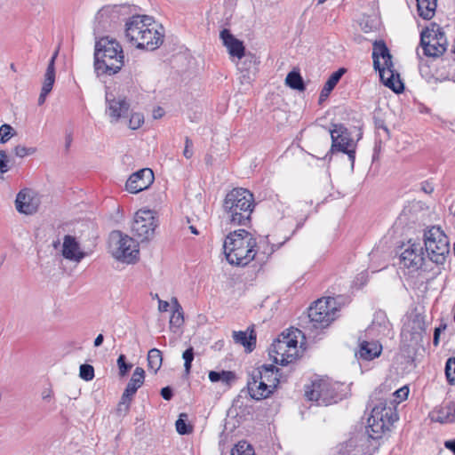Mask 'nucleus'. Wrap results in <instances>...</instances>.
<instances>
[{"label": "nucleus", "mask_w": 455, "mask_h": 455, "mask_svg": "<svg viewBox=\"0 0 455 455\" xmlns=\"http://www.w3.org/2000/svg\"><path fill=\"white\" fill-rule=\"evenodd\" d=\"M172 303L173 307H174L173 310H178V311L179 310H182V307H181L180 304L179 303V301H178V299L176 298H173L172 299Z\"/></svg>", "instance_id": "57"}, {"label": "nucleus", "mask_w": 455, "mask_h": 455, "mask_svg": "<svg viewBox=\"0 0 455 455\" xmlns=\"http://www.w3.org/2000/svg\"><path fill=\"white\" fill-rule=\"evenodd\" d=\"M419 15L424 20H431L435 13L437 0H416Z\"/></svg>", "instance_id": "28"}, {"label": "nucleus", "mask_w": 455, "mask_h": 455, "mask_svg": "<svg viewBox=\"0 0 455 455\" xmlns=\"http://www.w3.org/2000/svg\"><path fill=\"white\" fill-rule=\"evenodd\" d=\"M107 108L106 114L110 118V123L116 124L126 121L130 115L131 104L124 96H114L112 93L106 94Z\"/></svg>", "instance_id": "13"}, {"label": "nucleus", "mask_w": 455, "mask_h": 455, "mask_svg": "<svg viewBox=\"0 0 455 455\" xmlns=\"http://www.w3.org/2000/svg\"><path fill=\"white\" fill-rule=\"evenodd\" d=\"M445 375L449 383L455 381V357H450L445 364Z\"/></svg>", "instance_id": "40"}, {"label": "nucleus", "mask_w": 455, "mask_h": 455, "mask_svg": "<svg viewBox=\"0 0 455 455\" xmlns=\"http://www.w3.org/2000/svg\"><path fill=\"white\" fill-rule=\"evenodd\" d=\"M243 60H238L235 62L237 69L243 74V77L249 82L251 80V75L255 74L257 60L253 55H245L243 57Z\"/></svg>", "instance_id": "27"}, {"label": "nucleus", "mask_w": 455, "mask_h": 455, "mask_svg": "<svg viewBox=\"0 0 455 455\" xmlns=\"http://www.w3.org/2000/svg\"><path fill=\"white\" fill-rule=\"evenodd\" d=\"M330 133L331 137V149L347 154L353 166L355 157V142L351 139L347 129L342 124H334Z\"/></svg>", "instance_id": "12"}, {"label": "nucleus", "mask_w": 455, "mask_h": 455, "mask_svg": "<svg viewBox=\"0 0 455 455\" xmlns=\"http://www.w3.org/2000/svg\"><path fill=\"white\" fill-rule=\"evenodd\" d=\"M233 339L235 343L243 346L248 352L252 351L256 344V334L253 328H248L246 331H233Z\"/></svg>", "instance_id": "26"}, {"label": "nucleus", "mask_w": 455, "mask_h": 455, "mask_svg": "<svg viewBox=\"0 0 455 455\" xmlns=\"http://www.w3.org/2000/svg\"><path fill=\"white\" fill-rule=\"evenodd\" d=\"M393 395L398 400L397 402L400 403L401 401L407 398V396L409 395V388L407 387H403L399 388L398 390H396Z\"/></svg>", "instance_id": "47"}, {"label": "nucleus", "mask_w": 455, "mask_h": 455, "mask_svg": "<svg viewBox=\"0 0 455 455\" xmlns=\"http://www.w3.org/2000/svg\"><path fill=\"white\" fill-rule=\"evenodd\" d=\"M154 181V173L148 168L141 169L130 176L126 181V190L137 194L147 189Z\"/></svg>", "instance_id": "16"}, {"label": "nucleus", "mask_w": 455, "mask_h": 455, "mask_svg": "<svg viewBox=\"0 0 455 455\" xmlns=\"http://www.w3.org/2000/svg\"><path fill=\"white\" fill-rule=\"evenodd\" d=\"M108 249L111 255L122 262L130 264L139 259L140 251L137 242L118 230L110 233Z\"/></svg>", "instance_id": "7"}, {"label": "nucleus", "mask_w": 455, "mask_h": 455, "mask_svg": "<svg viewBox=\"0 0 455 455\" xmlns=\"http://www.w3.org/2000/svg\"><path fill=\"white\" fill-rule=\"evenodd\" d=\"M209 379L212 382H219L220 379V371H211L209 372Z\"/></svg>", "instance_id": "51"}, {"label": "nucleus", "mask_w": 455, "mask_h": 455, "mask_svg": "<svg viewBox=\"0 0 455 455\" xmlns=\"http://www.w3.org/2000/svg\"><path fill=\"white\" fill-rule=\"evenodd\" d=\"M212 157L211 156H208L205 157V162L207 164H212Z\"/></svg>", "instance_id": "61"}, {"label": "nucleus", "mask_w": 455, "mask_h": 455, "mask_svg": "<svg viewBox=\"0 0 455 455\" xmlns=\"http://www.w3.org/2000/svg\"><path fill=\"white\" fill-rule=\"evenodd\" d=\"M438 339H439V337L437 335H434V344L435 345L438 344Z\"/></svg>", "instance_id": "63"}, {"label": "nucleus", "mask_w": 455, "mask_h": 455, "mask_svg": "<svg viewBox=\"0 0 455 455\" xmlns=\"http://www.w3.org/2000/svg\"><path fill=\"white\" fill-rule=\"evenodd\" d=\"M451 52L453 54L454 60H455V38H454V41H453L452 49H451Z\"/></svg>", "instance_id": "62"}, {"label": "nucleus", "mask_w": 455, "mask_h": 455, "mask_svg": "<svg viewBox=\"0 0 455 455\" xmlns=\"http://www.w3.org/2000/svg\"><path fill=\"white\" fill-rule=\"evenodd\" d=\"M163 362L162 353L157 348H152L148 354V369L152 370L154 373L161 368Z\"/></svg>", "instance_id": "30"}, {"label": "nucleus", "mask_w": 455, "mask_h": 455, "mask_svg": "<svg viewBox=\"0 0 455 455\" xmlns=\"http://www.w3.org/2000/svg\"><path fill=\"white\" fill-rule=\"evenodd\" d=\"M117 366H118V370H119V375L121 377H124L128 371L132 368V363H127L125 362V355H120L117 358Z\"/></svg>", "instance_id": "41"}, {"label": "nucleus", "mask_w": 455, "mask_h": 455, "mask_svg": "<svg viewBox=\"0 0 455 455\" xmlns=\"http://www.w3.org/2000/svg\"><path fill=\"white\" fill-rule=\"evenodd\" d=\"M37 151L36 148L35 147H26L24 145H17L13 148L14 155L17 157L23 158L25 156H32L36 154Z\"/></svg>", "instance_id": "38"}, {"label": "nucleus", "mask_w": 455, "mask_h": 455, "mask_svg": "<svg viewBox=\"0 0 455 455\" xmlns=\"http://www.w3.org/2000/svg\"><path fill=\"white\" fill-rule=\"evenodd\" d=\"M231 455H255V451L250 443L241 441L232 449Z\"/></svg>", "instance_id": "34"}, {"label": "nucleus", "mask_w": 455, "mask_h": 455, "mask_svg": "<svg viewBox=\"0 0 455 455\" xmlns=\"http://www.w3.org/2000/svg\"><path fill=\"white\" fill-rule=\"evenodd\" d=\"M9 159L5 151L0 150V174L5 173L9 170Z\"/></svg>", "instance_id": "44"}, {"label": "nucleus", "mask_w": 455, "mask_h": 455, "mask_svg": "<svg viewBox=\"0 0 455 455\" xmlns=\"http://www.w3.org/2000/svg\"><path fill=\"white\" fill-rule=\"evenodd\" d=\"M169 306V302L158 299V310L160 312H166L168 310Z\"/></svg>", "instance_id": "53"}, {"label": "nucleus", "mask_w": 455, "mask_h": 455, "mask_svg": "<svg viewBox=\"0 0 455 455\" xmlns=\"http://www.w3.org/2000/svg\"><path fill=\"white\" fill-rule=\"evenodd\" d=\"M158 116H161V114H160V113H157V114H156V112H155V114H154V117H155V118H157Z\"/></svg>", "instance_id": "64"}, {"label": "nucleus", "mask_w": 455, "mask_h": 455, "mask_svg": "<svg viewBox=\"0 0 455 455\" xmlns=\"http://www.w3.org/2000/svg\"><path fill=\"white\" fill-rule=\"evenodd\" d=\"M220 38L232 58L243 59L244 56V46L242 41L235 38L228 29H223L220 32Z\"/></svg>", "instance_id": "25"}, {"label": "nucleus", "mask_w": 455, "mask_h": 455, "mask_svg": "<svg viewBox=\"0 0 455 455\" xmlns=\"http://www.w3.org/2000/svg\"><path fill=\"white\" fill-rule=\"evenodd\" d=\"M373 67L379 71L380 80L395 92H401L403 84L400 76L394 69L392 56L383 41H376L372 49Z\"/></svg>", "instance_id": "4"}, {"label": "nucleus", "mask_w": 455, "mask_h": 455, "mask_svg": "<svg viewBox=\"0 0 455 455\" xmlns=\"http://www.w3.org/2000/svg\"><path fill=\"white\" fill-rule=\"evenodd\" d=\"M61 251L65 259L76 263L85 257V253L81 250L79 243L74 236L69 235H65L63 238Z\"/></svg>", "instance_id": "21"}, {"label": "nucleus", "mask_w": 455, "mask_h": 455, "mask_svg": "<svg viewBox=\"0 0 455 455\" xmlns=\"http://www.w3.org/2000/svg\"><path fill=\"white\" fill-rule=\"evenodd\" d=\"M145 379V371L141 367H137L129 380L118 404V411L127 412L130 403L137 390L143 385Z\"/></svg>", "instance_id": "15"}, {"label": "nucleus", "mask_w": 455, "mask_h": 455, "mask_svg": "<svg viewBox=\"0 0 455 455\" xmlns=\"http://www.w3.org/2000/svg\"><path fill=\"white\" fill-rule=\"evenodd\" d=\"M272 386L260 379H253L250 376L247 382V388L250 396L255 400H262L267 398L273 392Z\"/></svg>", "instance_id": "24"}, {"label": "nucleus", "mask_w": 455, "mask_h": 455, "mask_svg": "<svg viewBox=\"0 0 455 455\" xmlns=\"http://www.w3.org/2000/svg\"><path fill=\"white\" fill-rule=\"evenodd\" d=\"M164 42V28L153 20V25L148 26L140 43L135 45L136 48L155 50L157 49Z\"/></svg>", "instance_id": "17"}, {"label": "nucleus", "mask_w": 455, "mask_h": 455, "mask_svg": "<svg viewBox=\"0 0 455 455\" xmlns=\"http://www.w3.org/2000/svg\"><path fill=\"white\" fill-rule=\"evenodd\" d=\"M14 135L15 131L10 124H4L0 126V143H6Z\"/></svg>", "instance_id": "39"}, {"label": "nucleus", "mask_w": 455, "mask_h": 455, "mask_svg": "<svg viewBox=\"0 0 455 455\" xmlns=\"http://www.w3.org/2000/svg\"><path fill=\"white\" fill-rule=\"evenodd\" d=\"M49 92L41 90L40 95L38 97V105L41 106L45 102L46 97L49 94Z\"/></svg>", "instance_id": "54"}, {"label": "nucleus", "mask_w": 455, "mask_h": 455, "mask_svg": "<svg viewBox=\"0 0 455 455\" xmlns=\"http://www.w3.org/2000/svg\"><path fill=\"white\" fill-rule=\"evenodd\" d=\"M345 70L343 68H339L336 72L332 73L327 82L325 83L319 97V101L322 102L325 100L331 92L334 89L336 84L340 80L342 75L344 74Z\"/></svg>", "instance_id": "29"}, {"label": "nucleus", "mask_w": 455, "mask_h": 455, "mask_svg": "<svg viewBox=\"0 0 455 455\" xmlns=\"http://www.w3.org/2000/svg\"><path fill=\"white\" fill-rule=\"evenodd\" d=\"M285 84L291 89L298 91L305 90L303 79L299 73L296 71H291L287 75L285 78Z\"/></svg>", "instance_id": "32"}, {"label": "nucleus", "mask_w": 455, "mask_h": 455, "mask_svg": "<svg viewBox=\"0 0 455 455\" xmlns=\"http://www.w3.org/2000/svg\"><path fill=\"white\" fill-rule=\"evenodd\" d=\"M161 395L164 400H171L172 397V390L170 387H163L161 390Z\"/></svg>", "instance_id": "49"}, {"label": "nucleus", "mask_w": 455, "mask_h": 455, "mask_svg": "<svg viewBox=\"0 0 455 455\" xmlns=\"http://www.w3.org/2000/svg\"><path fill=\"white\" fill-rule=\"evenodd\" d=\"M336 301L333 298L317 299L308 309V318L312 328L323 329L337 316Z\"/></svg>", "instance_id": "9"}, {"label": "nucleus", "mask_w": 455, "mask_h": 455, "mask_svg": "<svg viewBox=\"0 0 455 455\" xmlns=\"http://www.w3.org/2000/svg\"><path fill=\"white\" fill-rule=\"evenodd\" d=\"M314 391L318 392L317 395L320 396V405H328L332 402H336L331 384L326 380H315L307 386L308 396L312 395Z\"/></svg>", "instance_id": "20"}, {"label": "nucleus", "mask_w": 455, "mask_h": 455, "mask_svg": "<svg viewBox=\"0 0 455 455\" xmlns=\"http://www.w3.org/2000/svg\"><path fill=\"white\" fill-rule=\"evenodd\" d=\"M421 190L427 194H431L434 191V186L430 182H424L421 184Z\"/></svg>", "instance_id": "52"}, {"label": "nucleus", "mask_w": 455, "mask_h": 455, "mask_svg": "<svg viewBox=\"0 0 455 455\" xmlns=\"http://www.w3.org/2000/svg\"><path fill=\"white\" fill-rule=\"evenodd\" d=\"M153 25V18L148 15H134L125 24V37L134 46L144 36L148 26Z\"/></svg>", "instance_id": "14"}, {"label": "nucleus", "mask_w": 455, "mask_h": 455, "mask_svg": "<svg viewBox=\"0 0 455 455\" xmlns=\"http://www.w3.org/2000/svg\"><path fill=\"white\" fill-rule=\"evenodd\" d=\"M313 395L308 396L307 395V386L305 387V396L307 400L309 401H315L317 402V403L320 405V396L317 395L318 392L317 391H314V393H312Z\"/></svg>", "instance_id": "50"}, {"label": "nucleus", "mask_w": 455, "mask_h": 455, "mask_svg": "<svg viewBox=\"0 0 455 455\" xmlns=\"http://www.w3.org/2000/svg\"><path fill=\"white\" fill-rule=\"evenodd\" d=\"M132 130L139 129L144 124V116L140 113H131L125 121Z\"/></svg>", "instance_id": "37"}, {"label": "nucleus", "mask_w": 455, "mask_h": 455, "mask_svg": "<svg viewBox=\"0 0 455 455\" xmlns=\"http://www.w3.org/2000/svg\"><path fill=\"white\" fill-rule=\"evenodd\" d=\"M397 420L394 408L387 406L386 399L380 397L372 404L371 413L368 419L367 432L370 437L378 438L386 429Z\"/></svg>", "instance_id": "6"}, {"label": "nucleus", "mask_w": 455, "mask_h": 455, "mask_svg": "<svg viewBox=\"0 0 455 455\" xmlns=\"http://www.w3.org/2000/svg\"><path fill=\"white\" fill-rule=\"evenodd\" d=\"M445 447L452 451L455 455V439L453 441H447L445 443Z\"/></svg>", "instance_id": "55"}, {"label": "nucleus", "mask_w": 455, "mask_h": 455, "mask_svg": "<svg viewBox=\"0 0 455 455\" xmlns=\"http://www.w3.org/2000/svg\"><path fill=\"white\" fill-rule=\"evenodd\" d=\"M53 396V391L52 387H46L41 392V397L44 401L49 402Z\"/></svg>", "instance_id": "48"}, {"label": "nucleus", "mask_w": 455, "mask_h": 455, "mask_svg": "<svg viewBox=\"0 0 455 455\" xmlns=\"http://www.w3.org/2000/svg\"><path fill=\"white\" fill-rule=\"evenodd\" d=\"M157 226L156 213L151 210L140 209L135 213L132 231L141 241H148L153 238Z\"/></svg>", "instance_id": "10"}, {"label": "nucleus", "mask_w": 455, "mask_h": 455, "mask_svg": "<svg viewBox=\"0 0 455 455\" xmlns=\"http://www.w3.org/2000/svg\"><path fill=\"white\" fill-rule=\"evenodd\" d=\"M401 263L413 271L420 268L424 262L422 247L419 243L409 242L408 246L402 251Z\"/></svg>", "instance_id": "18"}, {"label": "nucleus", "mask_w": 455, "mask_h": 455, "mask_svg": "<svg viewBox=\"0 0 455 455\" xmlns=\"http://www.w3.org/2000/svg\"><path fill=\"white\" fill-rule=\"evenodd\" d=\"M256 239L245 229L230 232L223 244L227 260L236 266H246L254 259L256 251Z\"/></svg>", "instance_id": "1"}, {"label": "nucleus", "mask_w": 455, "mask_h": 455, "mask_svg": "<svg viewBox=\"0 0 455 455\" xmlns=\"http://www.w3.org/2000/svg\"><path fill=\"white\" fill-rule=\"evenodd\" d=\"M253 379H260L272 386V389H275L280 381L278 377V370L274 365H262L253 369L250 374Z\"/></svg>", "instance_id": "23"}, {"label": "nucleus", "mask_w": 455, "mask_h": 455, "mask_svg": "<svg viewBox=\"0 0 455 455\" xmlns=\"http://www.w3.org/2000/svg\"><path fill=\"white\" fill-rule=\"evenodd\" d=\"M189 229H190L191 233L194 234V235H198L199 234V231L197 230V228L194 225H190L189 226Z\"/></svg>", "instance_id": "59"}, {"label": "nucleus", "mask_w": 455, "mask_h": 455, "mask_svg": "<svg viewBox=\"0 0 455 455\" xmlns=\"http://www.w3.org/2000/svg\"><path fill=\"white\" fill-rule=\"evenodd\" d=\"M382 346L379 341L359 339V348L355 351V356L365 361H371L381 355Z\"/></svg>", "instance_id": "22"}, {"label": "nucleus", "mask_w": 455, "mask_h": 455, "mask_svg": "<svg viewBox=\"0 0 455 455\" xmlns=\"http://www.w3.org/2000/svg\"><path fill=\"white\" fill-rule=\"evenodd\" d=\"M235 376L234 372L228 371H220V381L222 383H225L227 385H229L231 381L235 379Z\"/></svg>", "instance_id": "45"}, {"label": "nucleus", "mask_w": 455, "mask_h": 455, "mask_svg": "<svg viewBox=\"0 0 455 455\" xmlns=\"http://www.w3.org/2000/svg\"><path fill=\"white\" fill-rule=\"evenodd\" d=\"M182 358L184 359V367L187 374L190 372L191 363L194 360V349L189 347L183 352Z\"/></svg>", "instance_id": "43"}, {"label": "nucleus", "mask_w": 455, "mask_h": 455, "mask_svg": "<svg viewBox=\"0 0 455 455\" xmlns=\"http://www.w3.org/2000/svg\"><path fill=\"white\" fill-rule=\"evenodd\" d=\"M420 45L424 54L436 58L443 55L447 49V38L443 31L437 29H427L421 32Z\"/></svg>", "instance_id": "11"}, {"label": "nucleus", "mask_w": 455, "mask_h": 455, "mask_svg": "<svg viewBox=\"0 0 455 455\" xmlns=\"http://www.w3.org/2000/svg\"><path fill=\"white\" fill-rule=\"evenodd\" d=\"M58 53H59V50H56L55 52L53 53L52 57L50 60V61L53 62V66L55 65V60L58 56Z\"/></svg>", "instance_id": "60"}, {"label": "nucleus", "mask_w": 455, "mask_h": 455, "mask_svg": "<svg viewBox=\"0 0 455 455\" xmlns=\"http://www.w3.org/2000/svg\"><path fill=\"white\" fill-rule=\"evenodd\" d=\"M124 53L120 44L115 39L102 37L96 42L94 67L98 75H114L124 66Z\"/></svg>", "instance_id": "3"}, {"label": "nucleus", "mask_w": 455, "mask_h": 455, "mask_svg": "<svg viewBox=\"0 0 455 455\" xmlns=\"http://www.w3.org/2000/svg\"><path fill=\"white\" fill-rule=\"evenodd\" d=\"M302 337L299 329L282 332L269 348V355L278 364L287 365L299 356L298 339Z\"/></svg>", "instance_id": "5"}, {"label": "nucleus", "mask_w": 455, "mask_h": 455, "mask_svg": "<svg viewBox=\"0 0 455 455\" xmlns=\"http://www.w3.org/2000/svg\"><path fill=\"white\" fill-rule=\"evenodd\" d=\"M184 323L183 310H173L170 318V329L176 331Z\"/></svg>", "instance_id": "35"}, {"label": "nucleus", "mask_w": 455, "mask_h": 455, "mask_svg": "<svg viewBox=\"0 0 455 455\" xmlns=\"http://www.w3.org/2000/svg\"><path fill=\"white\" fill-rule=\"evenodd\" d=\"M55 82V68H53V62L49 61L48 67L46 68L42 89L44 91L51 92Z\"/></svg>", "instance_id": "31"}, {"label": "nucleus", "mask_w": 455, "mask_h": 455, "mask_svg": "<svg viewBox=\"0 0 455 455\" xmlns=\"http://www.w3.org/2000/svg\"><path fill=\"white\" fill-rule=\"evenodd\" d=\"M193 142L192 140L187 137L185 139V148L183 150V156L187 158V159H189L192 157L193 156Z\"/></svg>", "instance_id": "46"}, {"label": "nucleus", "mask_w": 455, "mask_h": 455, "mask_svg": "<svg viewBox=\"0 0 455 455\" xmlns=\"http://www.w3.org/2000/svg\"><path fill=\"white\" fill-rule=\"evenodd\" d=\"M426 251L429 259L436 264H443L449 254V241L440 228L433 226L424 234Z\"/></svg>", "instance_id": "8"}, {"label": "nucleus", "mask_w": 455, "mask_h": 455, "mask_svg": "<svg viewBox=\"0 0 455 455\" xmlns=\"http://www.w3.org/2000/svg\"><path fill=\"white\" fill-rule=\"evenodd\" d=\"M223 208L226 220L235 225H247L254 208L253 195L245 188H235L227 194Z\"/></svg>", "instance_id": "2"}, {"label": "nucleus", "mask_w": 455, "mask_h": 455, "mask_svg": "<svg viewBox=\"0 0 455 455\" xmlns=\"http://www.w3.org/2000/svg\"><path fill=\"white\" fill-rule=\"evenodd\" d=\"M112 10L110 7L106 6L101 8L95 15V22L99 29H103L108 23L110 13Z\"/></svg>", "instance_id": "33"}, {"label": "nucleus", "mask_w": 455, "mask_h": 455, "mask_svg": "<svg viewBox=\"0 0 455 455\" xmlns=\"http://www.w3.org/2000/svg\"><path fill=\"white\" fill-rule=\"evenodd\" d=\"M104 340V337L102 334H99L94 339V347H100Z\"/></svg>", "instance_id": "56"}, {"label": "nucleus", "mask_w": 455, "mask_h": 455, "mask_svg": "<svg viewBox=\"0 0 455 455\" xmlns=\"http://www.w3.org/2000/svg\"><path fill=\"white\" fill-rule=\"evenodd\" d=\"M79 376L86 380H92L94 378V369L90 364H82L80 366Z\"/></svg>", "instance_id": "42"}, {"label": "nucleus", "mask_w": 455, "mask_h": 455, "mask_svg": "<svg viewBox=\"0 0 455 455\" xmlns=\"http://www.w3.org/2000/svg\"><path fill=\"white\" fill-rule=\"evenodd\" d=\"M187 414L181 413L176 421V430L180 435H188L192 432V427L187 424Z\"/></svg>", "instance_id": "36"}, {"label": "nucleus", "mask_w": 455, "mask_h": 455, "mask_svg": "<svg viewBox=\"0 0 455 455\" xmlns=\"http://www.w3.org/2000/svg\"><path fill=\"white\" fill-rule=\"evenodd\" d=\"M376 129H377L378 131H379L380 129H382V130H383V132H386V133H387V135L388 136V129L387 128V126H385V125H384V124H383V123H377V124H376Z\"/></svg>", "instance_id": "58"}, {"label": "nucleus", "mask_w": 455, "mask_h": 455, "mask_svg": "<svg viewBox=\"0 0 455 455\" xmlns=\"http://www.w3.org/2000/svg\"><path fill=\"white\" fill-rule=\"evenodd\" d=\"M15 204L18 212L30 215L37 211L40 199L34 190L26 188L19 192Z\"/></svg>", "instance_id": "19"}]
</instances>
